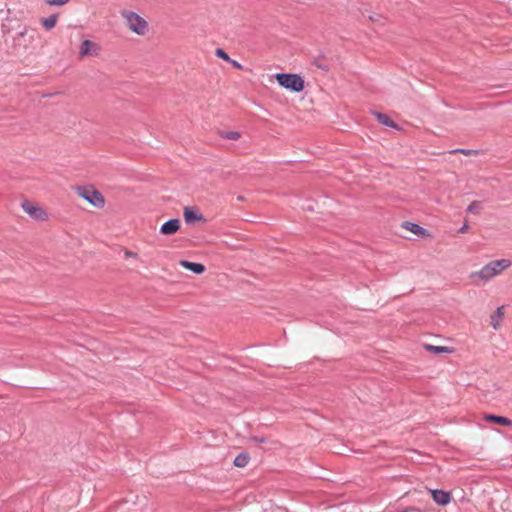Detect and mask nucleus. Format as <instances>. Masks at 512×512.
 Wrapping results in <instances>:
<instances>
[{
    "mask_svg": "<svg viewBox=\"0 0 512 512\" xmlns=\"http://www.w3.org/2000/svg\"><path fill=\"white\" fill-rule=\"evenodd\" d=\"M511 266L512 261L510 259L493 260L484 265L479 271L472 272L469 278L476 285L485 284Z\"/></svg>",
    "mask_w": 512,
    "mask_h": 512,
    "instance_id": "nucleus-1",
    "label": "nucleus"
},
{
    "mask_svg": "<svg viewBox=\"0 0 512 512\" xmlns=\"http://www.w3.org/2000/svg\"><path fill=\"white\" fill-rule=\"evenodd\" d=\"M121 17L126 27L136 35L144 36L148 32V22L139 14L133 11L123 10L121 11Z\"/></svg>",
    "mask_w": 512,
    "mask_h": 512,
    "instance_id": "nucleus-2",
    "label": "nucleus"
},
{
    "mask_svg": "<svg viewBox=\"0 0 512 512\" xmlns=\"http://www.w3.org/2000/svg\"><path fill=\"white\" fill-rule=\"evenodd\" d=\"M78 196L85 199L91 205L96 208H102L105 205V199L103 195L96 189L90 186H80L76 188Z\"/></svg>",
    "mask_w": 512,
    "mask_h": 512,
    "instance_id": "nucleus-3",
    "label": "nucleus"
},
{
    "mask_svg": "<svg viewBox=\"0 0 512 512\" xmlns=\"http://www.w3.org/2000/svg\"><path fill=\"white\" fill-rule=\"evenodd\" d=\"M276 79L280 86L294 92H300L304 89V80L298 74L278 73Z\"/></svg>",
    "mask_w": 512,
    "mask_h": 512,
    "instance_id": "nucleus-4",
    "label": "nucleus"
},
{
    "mask_svg": "<svg viewBox=\"0 0 512 512\" xmlns=\"http://www.w3.org/2000/svg\"><path fill=\"white\" fill-rule=\"evenodd\" d=\"M22 208L29 216L35 220L44 221L48 217L45 210L34 202L24 201L22 203Z\"/></svg>",
    "mask_w": 512,
    "mask_h": 512,
    "instance_id": "nucleus-5",
    "label": "nucleus"
},
{
    "mask_svg": "<svg viewBox=\"0 0 512 512\" xmlns=\"http://www.w3.org/2000/svg\"><path fill=\"white\" fill-rule=\"evenodd\" d=\"M28 28L24 27L23 30L18 32L13 38V48L19 52L20 50H26L31 43L30 39H27Z\"/></svg>",
    "mask_w": 512,
    "mask_h": 512,
    "instance_id": "nucleus-6",
    "label": "nucleus"
},
{
    "mask_svg": "<svg viewBox=\"0 0 512 512\" xmlns=\"http://www.w3.org/2000/svg\"><path fill=\"white\" fill-rule=\"evenodd\" d=\"M99 51L100 47L96 43L86 39L80 45L79 57L84 58L87 56H97Z\"/></svg>",
    "mask_w": 512,
    "mask_h": 512,
    "instance_id": "nucleus-7",
    "label": "nucleus"
},
{
    "mask_svg": "<svg viewBox=\"0 0 512 512\" xmlns=\"http://www.w3.org/2000/svg\"><path fill=\"white\" fill-rule=\"evenodd\" d=\"M433 500L439 505H447L451 501V495L449 492L443 490H431Z\"/></svg>",
    "mask_w": 512,
    "mask_h": 512,
    "instance_id": "nucleus-8",
    "label": "nucleus"
},
{
    "mask_svg": "<svg viewBox=\"0 0 512 512\" xmlns=\"http://www.w3.org/2000/svg\"><path fill=\"white\" fill-rule=\"evenodd\" d=\"M180 228V221L178 219H171L167 222H165L161 228L160 232L163 235H172L176 233Z\"/></svg>",
    "mask_w": 512,
    "mask_h": 512,
    "instance_id": "nucleus-9",
    "label": "nucleus"
},
{
    "mask_svg": "<svg viewBox=\"0 0 512 512\" xmlns=\"http://www.w3.org/2000/svg\"><path fill=\"white\" fill-rule=\"evenodd\" d=\"M180 265L196 274H201L205 271V266L200 263L182 260V261H180Z\"/></svg>",
    "mask_w": 512,
    "mask_h": 512,
    "instance_id": "nucleus-10",
    "label": "nucleus"
},
{
    "mask_svg": "<svg viewBox=\"0 0 512 512\" xmlns=\"http://www.w3.org/2000/svg\"><path fill=\"white\" fill-rule=\"evenodd\" d=\"M183 215L186 223H193L203 218V216L199 214L197 210L189 207H185Z\"/></svg>",
    "mask_w": 512,
    "mask_h": 512,
    "instance_id": "nucleus-11",
    "label": "nucleus"
},
{
    "mask_svg": "<svg viewBox=\"0 0 512 512\" xmlns=\"http://www.w3.org/2000/svg\"><path fill=\"white\" fill-rule=\"evenodd\" d=\"M503 317H504V307L503 306L498 307L496 309V311L491 315V325L495 330L499 329Z\"/></svg>",
    "mask_w": 512,
    "mask_h": 512,
    "instance_id": "nucleus-12",
    "label": "nucleus"
},
{
    "mask_svg": "<svg viewBox=\"0 0 512 512\" xmlns=\"http://www.w3.org/2000/svg\"><path fill=\"white\" fill-rule=\"evenodd\" d=\"M484 419L489 422H493L498 425H504V426H511L512 420L504 417V416H497L492 414H487L484 416Z\"/></svg>",
    "mask_w": 512,
    "mask_h": 512,
    "instance_id": "nucleus-13",
    "label": "nucleus"
},
{
    "mask_svg": "<svg viewBox=\"0 0 512 512\" xmlns=\"http://www.w3.org/2000/svg\"><path fill=\"white\" fill-rule=\"evenodd\" d=\"M403 227L405 229H407L408 231H410L413 234L418 235V236L425 234V229L423 227L419 226L418 224H415V223L405 222L403 224Z\"/></svg>",
    "mask_w": 512,
    "mask_h": 512,
    "instance_id": "nucleus-14",
    "label": "nucleus"
},
{
    "mask_svg": "<svg viewBox=\"0 0 512 512\" xmlns=\"http://www.w3.org/2000/svg\"><path fill=\"white\" fill-rule=\"evenodd\" d=\"M250 457L247 453H240L234 459V465L239 468L246 467L249 463Z\"/></svg>",
    "mask_w": 512,
    "mask_h": 512,
    "instance_id": "nucleus-15",
    "label": "nucleus"
},
{
    "mask_svg": "<svg viewBox=\"0 0 512 512\" xmlns=\"http://www.w3.org/2000/svg\"><path fill=\"white\" fill-rule=\"evenodd\" d=\"M375 116L377 118V120L385 125V126H388V127H391V128H397V125L394 123V121H392L388 115L386 114H383V113H375Z\"/></svg>",
    "mask_w": 512,
    "mask_h": 512,
    "instance_id": "nucleus-16",
    "label": "nucleus"
},
{
    "mask_svg": "<svg viewBox=\"0 0 512 512\" xmlns=\"http://www.w3.org/2000/svg\"><path fill=\"white\" fill-rule=\"evenodd\" d=\"M57 19L58 15L53 14L47 18L42 19V25L46 30H51L52 28L55 27Z\"/></svg>",
    "mask_w": 512,
    "mask_h": 512,
    "instance_id": "nucleus-17",
    "label": "nucleus"
},
{
    "mask_svg": "<svg viewBox=\"0 0 512 512\" xmlns=\"http://www.w3.org/2000/svg\"><path fill=\"white\" fill-rule=\"evenodd\" d=\"M220 137L227 140H233L236 141L240 139L241 134L237 131H221L219 133Z\"/></svg>",
    "mask_w": 512,
    "mask_h": 512,
    "instance_id": "nucleus-18",
    "label": "nucleus"
},
{
    "mask_svg": "<svg viewBox=\"0 0 512 512\" xmlns=\"http://www.w3.org/2000/svg\"><path fill=\"white\" fill-rule=\"evenodd\" d=\"M426 350L428 351H432L434 353H447L450 351V349L446 346H433V345H426L425 346Z\"/></svg>",
    "mask_w": 512,
    "mask_h": 512,
    "instance_id": "nucleus-19",
    "label": "nucleus"
},
{
    "mask_svg": "<svg viewBox=\"0 0 512 512\" xmlns=\"http://www.w3.org/2000/svg\"><path fill=\"white\" fill-rule=\"evenodd\" d=\"M215 54H216V56H218L219 58H221L227 62L231 61V58L229 57V55L221 48L216 49Z\"/></svg>",
    "mask_w": 512,
    "mask_h": 512,
    "instance_id": "nucleus-20",
    "label": "nucleus"
},
{
    "mask_svg": "<svg viewBox=\"0 0 512 512\" xmlns=\"http://www.w3.org/2000/svg\"><path fill=\"white\" fill-rule=\"evenodd\" d=\"M46 4L51 6H62L69 2V0H44Z\"/></svg>",
    "mask_w": 512,
    "mask_h": 512,
    "instance_id": "nucleus-21",
    "label": "nucleus"
},
{
    "mask_svg": "<svg viewBox=\"0 0 512 512\" xmlns=\"http://www.w3.org/2000/svg\"><path fill=\"white\" fill-rule=\"evenodd\" d=\"M478 210H479V202H476V201L472 202L467 208V211L472 212V213H476V212H478Z\"/></svg>",
    "mask_w": 512,
    "mask_h": 512,
    "instance_id": "nucleus-22",
    "label": "nucleus"
},
{
    "mask_svg": "<svg viewBox=\"0 0 512 512\" xmlns=\"http://www.w3.org/2000/svg\"><path fill=\"white\" fill-rule=\"evenodd\" d=\"M456 152L462 153V154H464L466 156H470V155L476 154V151L468 150V149H456V150L453 151V153H456Z\"/></svg>",
    "mask_w": 512,
    "mask_h": 512,
    "instance_id": "nucleus-23",
    "label": "nucleus"
},
{
    "mask_svg": "<svg viewBox=\"0 0 512 512\" xmlns=\"http://www.w3.org/2000/svg\"><path fill=\"white\" fill-rule=\"evenodd\" d=\"M229 62H230L234 67H236V68H238V69H241V68H242L241 64H240V63H238V62H237V61H235V60H232V59H231V61H229Z\"/></svg>",
    "mask_w": 512,
    "mask_h": 512,
    "instance_id": "nucleus-24",
    "label": "nucleus"
},
{
    "mask_svg": "<svg viewBox=\"0 0 512 512\" xmlns=\"http://www.w3.org/2000/svg\"><path fill=\"white\" fill-rule=\"evenodd\" d=\"M468 229V225L467 224H464L460 229H459V233H464L466 232Z\"/></svg>",
    "mask_w": 512,
    "mask_h": 512,
    "instance_id": "nucleus-25",
    "label": "nucleus"
},
{
    "mask_svg": "<svg viewBox=\"0 0 512 512\" xmlns=\"http://www.w3.org/2000/svg\"><path fill=\"white\" fill-rule=\"evenodd\" d=\"M126 256H127V257H135V256H136V254H135V253H133V252H126Z\"/></svg>",
    "mask_w": 512,
    "mask_h": 512,
    "instance_id": "nucleus-26",
    "label": "nucleus"
}]
</instances>
